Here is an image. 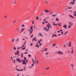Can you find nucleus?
Here are the masks:
<instances>
[{
    "label": "nucleus",
    "mask_w": 76,
    "mask_h": 76,
    "mask_svg": "<svg viewBox=\"0 0 76 76\" xmlns=\"http://www.w3.org/2000/svg\"><path fill=\"white\" fill-rule=\"evenodd\" d=\"M50 23H48V25H47L46 26L47 27H48V28H47V27H45L44 28V29H45V30L46 31V32H48V31H49V29H50V26H49L50 25H49Z\"/></svg>",
    "instance_id": "f257e3e1"
},
{
    "label": "nucleus",
    "mask_w": 76,
    "mask_h": 76,
    "mask_svg": "<svg viewBox=\"0 0 76 76\" xmlns=\"http://www.w3.org/2000/svg\"><path fill=\"white\" fill-rule=\"evenodd\" d=\"M30 29L31 30L30 32V34H31L32 33V32H33V26H31L30 28Z\"/></svg>",
    "instance_id": "f03ea898"
},
{
    "label": "nucleus",
    "mask_w": 76,
    "mask_h": 76,
    "mask_svg": "<svg viewBox=\"0 0 76 76\" xmlns=\"http://www.w3.org/2000/svg\"><path fill=\"white\" fill-rule=\"evenodd\" d=\"M32 60L33 61V64L31 65V66H34V64H35V63H36V59L35 60V61H34V59H32Z\"/></svg>",
    "instance_id": "7ed1b4c3"
},
{
    "label": "nucleus",
    "mask_w": 76,
    "mask_h": 76,
    "mask_svg": "<svg viewBox=\"0 0 76 76\" xmlns=\"http://www.w3.org/2000/svg\"><path fill=\"white\" fill-rule=\"evenodd\" d=\"M16 61H17L18 62H19L20 63H21V61H22L20 60V59L18 58H17Z\"/></svg>",
    "instance_id": "20e7f679"
},
{
    "label": "nucleus",
    "mask_w": 76,
    "mask_h": 76,
    "mask_svg": "<svg viewBox=\"0 0 76 76\" xmlns=\"http://www.w3.org/2000/svg\"><path fill=\"white\" fill-rule=\"evenodd\" d=\"M57 54H60V55H61V54L63 55V53L62 52L60 51H58L57 52Z\"/></svg>",
    "instance_id": "39448f33"
},
{
    "label": "nucleus",
    "mask_w": 76,
    "mask_h": 76,
    "mask_svg": "<svg viewBox=\"0 0 76 76\" xmlns=\"http://www.w3.org/2000/svg\"><path fill=\"white\" fill-rule=\"evenodd\" d=\"M23 64H25V65H26V62H25V61L23 60V63H22Z\"/></svg>",
    "instance_id": "423d86ee"
},
{
    "label": "nucleus",
    "mask_w": 76,
    "mask_h": 76,
    "mask_svg": "<svg viewBox=\"0 0 76 76\" xmlns=\"http://www.w3.org/2000/svg\"><path fill=\"white\" fill-rule=\"evenodd\" d=\"M71 45H72V42H69V45H68L69 47H71Z\"/></svg>",
    "instance_id": "0eeeda50"
},
{
    "label": "nucleus",
    "mask_w": 76,
    "mask_h": 76,
    "mask_svg": "<svg viewBox=\"0 0 76 76\" xmlns=\"http://www.w3.org/2000/svg\"><path fill=\"white\" fill-rule=\"evenodd\" d=\"M67 25L65 24L64 25V26H63V27H64L65 29H67Z\"/></svg>",
    "instance_id": "6e6552de"
},
{
    "label": "nucleus",
    "mask_w": 76,
    "mask_h": 76,
    "mask_svg": "<svg viewBox=\"0 0 76 76\" xmlns=\"http://www.w3.org/2000/svg\"><path fill=\"white\" fill-rule=\"evenodd\" d=\"M44 12L45 13H48V12H50V11L48 10H45Z\"/></svg>",
    "instance_id": "1a4fd4ad"
},
{
    "label": "nucleus",
    "mask_w": 76,
    "mask_h": 76,
    "mask_svg": "<svg viewBox=\"0 0 76 76\" xmlns=\"http://www.w3.org/2000/svg\"><path fill=\"white\" fill-rule=\"evenodd\" d=\"M38 35H39V37H40V36H42V37H43V36L41 34V33H39L38 34Z\"/></svg>",
    "instance_id": "9d476101"
},
{
    "label": "nucleus",
    "mask_w": 76,
    "mask_h": 76,
    "mask_svg": "<svg viewBox=\"0 0 76 76\" xmlns=\"http://www.w3.org/2000/svg\"><path fill=\"white\" fill-rule=\"evenodd\" d=\"M16 31H17L19 32V27H18L16 29Z\"/></svg>",
    "instance_id": "9b49d317"
},
{
    "label": "nucleus",
    "mask_w": 76,
    "mask_h": 76,
    "mask_svg": "<svg viewBox=\"0 0 76 76\" xmlns=\"http://www.w3.org/2000/svg\"><path fill=\"white\" fill-rule=\"evenodd\" d=\"M69 4H71L72 5H73V4H75V2H71L69 3Z\"/></svg>",
    "instance_id": "f8f14e48"
},
{
    "label": "nucleus",
    "mask_w": 76,
    "mask_h": 76,
    "mask_svg": "<svg viewBox=\"0 0 76 76\" xmlns=\"http://www.w3.org/2000/svg\"><path fill=\"white\" fill-rule=\"evenodd\" d=\"M57 45V44L56 43H54L53 44L52 46V47H54V46H55V45Z\"/></svg>",
    "instance_id": "ddd939ff"
},
{
    "label": "nucleus",
    "mask_w": 76,
    "mask_h": 76,
    "mask_svg": "<svg viewBox=\"0 0 76 76\" xmlns=\"http://www.w3.org/2000/svg\"><path fill=\"white\" fill-rule=\"evenodd\" d=\"M69 32V31H66V32H65L64 34V35H66V34H67V33H68Z\"/></svg>",
    "instance_id": "4468645a"
},
{
    "label": "nucleus",
    "mask_w": 76,
    "mask_h": 76,
    "mask_svg": "<svg viewBox=\"0 0 76 76\" xmlns=\"http://www.w3.org/2000/svg\"><path fill=\"white\" fill-rule=\"evenodd\" d=\"M74 51V50H73L71 51V54H73V53Z\"/></svg>",
    "instance_id": "2eb2a0df"
},
{
    "label": "nucleus",
    "mask_w": 76,
    "mask_h": 76,
    "mask_svg": "<svg viewBox=\"0 0 76 76\" xmlns=\"http://www.w3.org/2000/svg\"><path fill=\"white\" fill-rule=\"evenodd\" d=\"M69 16H70V17H71V18H73L74 19H75V17H73L72 15H69Z\"/></svg>",
    "instance_id": "dca6fc26"
},
{
    "label": "nucleus",
    "mask_w": 76,
    "mask_h": 76,
    "mask_svg": "<svg viewBox=\"0 0 76 76\" xmlns=\"http://www.w3.org/2000/svg\"><path fill=\"white\" fill-rule=\"evenodd\" d=\"M35 47H37V48H39V45H35Z\"/></svg>",
    "instance_id": "f3484780"
},
{
    "label": "nucleus",
    "mask_w": 76,
    "mask_h": 76,
    "mask_svg": "<svg viewBox=\"0 0 76 76\" xmlns=\"http://www.w3.org/2000/svg\"><path fill=\"white\" fill-rule=\"evenodd\" d=\"M36 18L37 20H38L39 19V17H36Z\"/></svg>",
    "instance_id": "a211bd4d"
},
{
    "label": "nucleus",
    "mask_w": 76,
    "mask_h": 76,
    "mask_svg": "<svg viewBox=\"0 0 76 76\" xmlns=\"http://www.w3.org/2000/svg\"><path fill=\"white\" fill-rule=\"evenodd\" d=\"M69 25H73V23L71 22L70 23V22L69 23Z\"/></svg>",
    "instance_id": "6ab92c4d"
},
{
    "label": "nucleus",
    "mask_w": 76,
    "mask_h": 76,
    "mask_svg": "<svg viewBox=\"0 0 76 76\" xmlns=\"http://www.w3.org/2000/svg\"><path fill=\"white\" fill-rule=\"evenodd\" d=\"M53 35H54V36H55V37H57V36L56 35L54 34H53Z\"/></svg>",
    "instance_id": "aec40b11"
},
{
    "label": "nucleus",
    "mask_w": 76,
    "mask_h": 76,
    "mask_svg": "<svg viewBox=\"0 0 76 76\" xmlns=\"http://www.w3.org/2000/svg\"><path fill=\"white\" fill-rule=\"evenodd\" d=\"M56 21H58V18H56Z\"/></svg>",
    "instance_id": "412c9836"
},
{
    "label": "nucleus",
    "mask_w": 76,
    "mask_h": 76,
    "mask_svg": "<svg viewBox=\"0 0 76 76\" xmlns=\"http://www.w3.org/2000/svg\"><path fill=\"white\" fill-rule=\"evenodd\" d=\"M35 39H36V38L34 37L33 39L32 40H33V41H35Z\"/></svg>",
    "instance_id": "4be33fe9"
},
{
    "label": "nucleus",
    "mask_w": 76,
    "mask_h": 76,
    "mask_svg": "<svg viewBox=\"0 0 76 76\" xmlns=\"http://www.w3.org/2000/svg\"><path fill=\"white\" fill-rule=\"evenodd\" d=\"M24 61H26V57H24Z\"/></svg>",
    "instance_id": "5701e85b"
},
{
    "label": "nucleus",
    "mask_w": 76,
    "mask_h": 76,
    "mask_svg": "<svg viewBox=\"0 0 76 76\" xmlns=\"http://www.w3.org/2000/svg\"><path fill=\"white\" fill-rule=\"evenodd\" d=\"M50 69V67H48L46 68H45V70H48V69Z\"/></svg>",
    "instance_id": "b1692460"
},
{
    "label": "nucleus",
    "mask_w": 76,
    "mask_h": 76,
    "mask_svg": "<svg viewBox=\"0 0 76 76\" xmlns=\"http://www.w3.org/2000/svg\"><path fill=\"white\" fill-rule=\"evenodd\" d=\"M14 41H15V39H13L12 40V42H14Z\"/></svg>",
    "instance_id": "393cba45"
},
{
    "label": "nucleus",
    "mask_w": 76,
    "mask_h": 76,
    "mask_svg": "<svg viewBox=\"0 0 76 76\" xmlns=\"http://www.w3.org/2000/svg\"><path fill=\"white\" fill-rule=\"evenodd\" d=\"M45 55H48V54H49V53L48 52L46 53H45Z\"/></svg>",
    "instance_id": "a878e982"
},
{
    "label": "nucleus",
    "mask_w": 76,
    "mask_h": 76,
    "mask_svg": "<svg viewBox=\"0 0 76 76\" xmlns=\"http://www.w3.org/2000/svg\"><path fill=\"white\" fill-rule=\"evenodd\" d=\"M26 49V48L25 47L24 48H23L22 49V50H25Z\"/></svg>",
    "instance_id": "bb28decb"
},
{
    "label": "nucleus",
    "mask_w": 76,
    "mask_h": 76,
    "mask_svg": "<svg viewBox=\"0 0 76 76\" xmlns=\"http://www.w3.org/2000/svg\"><path fill=\"white\" fill-rule=\"evenodd\" d=\"M17 54H19V50H17Z\"/></svg>",
    "instance_id": "cd10ccee"
},
{
    "label": "nucleus",
    "mask_w": 76,
    "mask_h": 76,
    "mask_svg": "<svg viewBox=\"0 0 76 76\" xmlns=\"http://www.w3.org/2000/svg\"><path fill=\"white\" fill-rule=\"evenodd\" d=\"M71 66L72 67V68H73V65L72 64H71Z\"/></svg>",
    "instance_id": "c85d7f7f"
},
{
    "label": "nucleus",
    "mask_w": 76,
    "mask_h": 76,
    "mask_svg": "<svg viewBox=\"0 0 76 76\" xmlns=\"http://www.w3.org/2000/svg\"><path fill=\"white\" fill-rule=\"evenodd\" d=\"M28 56L29 57H31V55L30 54H29V55H28Z\"/></svg>",
    "instance_id": "c756f323"
},
{
    "label": "nucleus",
    "mask_w": 76,
    "mask_h": 76,
    "mask_svg": "<svg viewBox=\"0 0 76 76\" xmlns=\"http://www.w3.org/2000/svg\"><path fill=\"white\" fill-rule=\"evenodd\" d=\"M25 26V25L24 24H22L21 26L22 27H24Z\"/></svg>",
    "instance_id": "7c9ffc66"
},
{
    "label": "nucleus",
    "mask_w": 76,
    "mask_h": 76,
    "mask_svg": "<svg viewBox=\"0 0 76 76\" xmlns=\"http://www.w3.org/2000/svg\"><path fill=\"white\" fill-rule=\"evenodd\" d=\"M13 49L15 50H16V48H15V47H13Z\"/></svg>",
    "instance_id": "2f4dec72"
},
{
    "label": "nucleus",
    "mask_w": 76,
    "mask_h": 76,
    "mask_svg": "<svg viewBox=\"0 0 76 76\" xmlns=\"http://www.w3.org/2000/svg\"><path fill=\"white\" fill-rule=\"evenodd\" d=\"M47 50V48H46L45 50H44V51H46Z\"/></svg>",
    "instance_id": "473e14b6"
},
{
    "label": "nucleus",
    "mask_w": 76,
    "mask_h": 76,
    "mask_svg": "<svg viewBox=\"0 0 76 76\" xmlns=\"http://www.w3.org/2000/svg\"><path fill=\"white\" fill-rule=\"evenodd\" d=\"M11 58L12 60L13 61H15V60H13V57H12H12H11Z\"/></svg>",
    "instance_id": "72a5a7b5"
},
{
    "label": "nucleus",
    "mask_w": 76,
    "mask_h": 76,
    "mask_svg": "<svg viewBox=\"0 0 76 76\" xmlns=\"http://www.w3.org/2000/svg\"><path fill=\"white\" fill-rule=\"evenodd\" d=\"M25 28H24L23 29H21V31H24L25 30Z\"/></svg>",
    "instance_id": "f704fd0d"
},
{
    "label": "nucleus",
    "mask_w": 76,
    "mask_h": 76,
    "mask_svg": "<svg viewBox=\"0 0 76 76\" xmlns=\"http://www.w3.org/2000/svg\"><path fill=\"white\" fill-rule=\"evenodd\" d=\"M52 16H53V17H54L55 16H56V15H52Z\"/></svg>",
    "instance_id": "c9c22d12"
},
{
    "label": "nucleus",
    "mask_w": 76,
    "mask_h": 76,
    "mask_svg": "<svg viewBox=\"0 0 76 76\" xmlns=\"http://www.w3.org/2000/svg\"><path fill=\"white\" fill-rule=\"evenodd\" d=\"M49 26V27H50V28H52V26H51V25L50 24Z\"/></svg>",
    "instance_id": "e433bc0d"
},
{
    "label": "nucleus",
    "mask_w": 76,
    "mask_h": 76,
    "mask_svg": "<svg viewBox=\"0 0 76 76\" xmlns=\"http://www.w3.org/2000/svg\"><path fill=\"white\" fill-rule=\"evenodd\" d=\"M21 57H23V53H22V55H21Z\"/></svg>",
    "instance_id": "4c0bfd02"
},
{
    "label": "nucleus",
    "mask_w": 76,
    "mask_h": 76,
    "mask_svg": "<svg viewBox=\"0 0 76 76\" xmlns=\"http://www.w3.org/2000/svg\"><path fill=\"white\" fill-rule=\"evenodd\" d=\"M71 28V26L70 25H69L68 26V28Z\"/></svg>",
    "instance_id": "58836bf2"
},
{
    "label": "nucleus",
    "mask_w": 76,
    "mask_h": 76,
    "mask_svg": "<svg viewBox=\"0 0 76 76\" xmlns=\"http://www.w3.org/2000/svg\"><path fill=\"white\" fill-rule=\"evenodd\" d=\"M25 68H26V66H24V70H25Z\"/></svg>",
    "instance_id": "ea45409f"
},
{
    "label": "nucleus",
    "mask_w": 76,
    "mask_h": 76,
    "mask_svg": "<svg viewBox=\"0 0 76 76\" xmlns=\"http://www.w3.org/2000/svg\"><path fill=\"white\" fill-rule=\"evenodd\" d=\"M38 42L39 44H40V43H41V42H40V41H39V40L38 41Z\"/></svg>",
    "instance_id": "a19ab883"
},
{
    "label": "nucleus",
    "mask_w": 76,
    "mask_h": 76,
    "mask_svg": "<svg viewBox=\"0 0 76 76\" xmlns=\"http://www.w3.org/2000/svg\"><path fill=\"white\" fill-rule=\"evenodd\" d=\"M23 54H27V52H26L25 53H24Z\"/></svg>",
    "instance_id": "79ce46f5"
},
{
    "label": "nucleus",
    "mask_w": 76,
    "mask_h": 76,
    "mask_svg": "<svg viewBox=\"0 0 76 76\" xmlns=\"http://www.w3.org/2000/svg\"><path fill=\"white\" fill-rule=\"evenodd\" d=\"M24 45H23L21 47V48H23V47H24Z\"/></svg>",
    "instance_id": "37998d69"
},
{
    "label": "nucleus",
    "mask_w": 76,
    "mask_h": 76,
    "mask_svg": "<svg viewBox=\"0 0 76 76\" xmlns=\"http://www.w3.org/2000/svg\"><path fill=\"white\" fill-rule=\"evenodd\" d=\"M68 9H72V7H69L68 8Z\"/></svg>",
    "instance_id": "c03bdc74"
},
{
    "label": "nucleus",
    "mask_w": 76,
    "mask_h": 76,
    "mask_svg": "<svg viewBox=\"0 0 76 76\" xmlns=\"http://www.w3.org/2000/svg\"><path fill=\"white\" fill-rule=\"evenodd\" d=\"M28 60H26V63H28Z\"/></svg>",
    "instance_id": "a18cd8bd"
},
{
    "label": "nucleus",
    "mask_w": 76,
    "mask_h": 76,
    "mask_svg": "<svg viewBox=\"0 0 76 76\" xmlns=\"http://www.w3.org/2000/svg\"><path fill=\"white\" fill-rule=\"evenodd\" d=\"M73 13L74 14H76V11H74V12H73Z\"/></svg>",
    "instance_id": "49530a36"
},
{
    "label": "nucleus",
    "mask_w": 76,
    "mask_h": 76,
    "mask_svg": "<svg viewBox=\"0 0 76 76\" xmlns=\"http://www.w3.org/2000/svg\"><path fill=\"white\" fill-rule=\"evenodd\" d=\"M33 36H34V35L33 34H32L31 36V37L32 38V37H33Z\"/></svg>",
    "instance_id": "de8ad7c7"
},
{
    "label": "nucleus",
    "mask_w": 76,
    "mask_h": 76,
    "mask_svg": "<svg viewBox=\"0 0 76 76\" xmlns=\"http://www.w3.org/2000/svg\"><path fill=\"white\" fill-rule=\"evenodd\" d=\"M16 70H17V71H20V70H19V69H16Z\"/></svg>",
    "instance_id": "09e8293b"
},
{
    "label": "nucleus",
    "mask_w": 76,
    "mask_h": 76,
    "mask_svg": "<svg viewBox=\"0 0 76 76\" xmlns=\"http://www.w3.org/2000/svg\"><path fill=\"white\" fill-rule=\"evenodd\" d=\"M18 50H19V48H21V47H18L17 48Z\"/></svg>",
    "instance_id": "8fccbe9b"
},
{
    "label": "nucleus",
    "mask_w": 76,
    "mask_h": 76,
    "mask_svg": "<svg viewBox=\"0 0 76 76\" xmlns=\"http://www.w3.org/2000/svg\"><path fill=\"white\" fill-rule=\"evenodd\" d=\"M58 25H59V26H61V25H60V23H58Z\"/></svg>",
    "instance_id": "3c124183"
},
{
    "label": "nucleus",
    "mask_w": 76,
    "mask_h": 76,
    "mask_svg": "<svg viewBox=\"0 0 76 76\" xmlns=\"http://www.w3.org/2000/svg\"><path fill=\"white\" fill-rule=\"evenodd\" d=\"M17 21V20H16L15 21L12 22V23H15V22H16Z\"/></svg>",
    "instance_id": "603ef678"
},
{
    "label": "nucleus",
    "mask_w": 76,
    "mask_h": 76,
    "mask_svg": "<svg viewBox=\"0 0 76 76\" xmlns=\"http://www.w3.org/2000/svg\"><path fill=\"white\" fill-rule=\"evenodd\" d=\"M66 45H64V47H66Z\"/></svg>",
    "instance_id": "864d4df0"
},
{
    "label": "nucleus",
    "mask_w": 76,
    "mask_h": 76,
    "mask_svg": "<svg viewBox=\"0 0 76 76\" xmlns=\"http://www.w3.org/2000/svg\"><path fill=\"white\" fill-rule=\"evenodd\" d=\"M75 1H76V0H74L72 1V2H75Z\"/></svg>",
    "instance_id": "5fc2aeb1"
},
{
    "label": "nucleus",
    "mask_w": 76,
    "mask_h": 76,
    "mask_svg": "<svg viewBox=\"0 0 76 76\" xmlns=\"http://www.w3.org/2000/svg\"><path fill=\"white\" fill-rule=\"evenodd\" d=\"M37 64H38V61L37 60Z\"/></svg>",
    "instance_id": "6e6d98bb"
},
{
    "label": "nucleus",
    "mask_w": 76,
    "mask_h": 76,
    "mask_svg": "<svg viewBox=\"0 0 76 76\" xmlns=\"http://www.w3.org/2000/svg\"><path fill=\"white\" fill-rule=\"evenodd\" d=\"M34 28H36V26H35V25H34Z\"/></svg>",
    "instance_id": "4d7b16f0"
},
{
    "label": "nucleus",
    "mask_w": 76,
    "mask_h": 76,
    "mask_svg": "<svg viewBox=\"0 0 76 76\" xmlns=\"http://www.w3.org/2000/svg\"><path fill=\"white\" fill-rule=\"evenodd\" d=\"M23 69H21V70H20V71H23Z\"/></svg>",
    "instance_id": "13d9d810"
},
{
    "label": "nucleus",
    "mask_w": 76,
    "mask_h": 76,
    "mask_svg": "<svg viewBox=\"0 0 76 76\" xmlns=\"http://www.w3.org/2000/svg\"><path fill=\"white\" fill-rule=\"evenodd\" d=\"M62 31H63V30H62V29L60 30V32H62Z\"/></svg>",
    "instance_id": "bf43d9fd"
},
{
    "label": "nucleus",
    "mask_w": 76,
    "mask_h": 76,
    "mask_svg": "<svg viewBox=\"0 0 76 76\" xmlns=\"http://www.w3.org/2000/svg\"><path fill=\"white\" fill-rule=\"evenodd\" d=\"M26 41L25 42V43L23 44V45H25V44H26Z\"/></svg>",
    "instance_id": "052dcab7"
},
{
    "label": "nucleus",
    "mask_w": 76,
    "mask_h": 76,
    "mask_svg": "<svg viewBox=\"0 0 76 76\" xmlns=\"http://www.w3.org/2000/svg\"><path fill=\"white\" fill-rule=\"evenodd\" d=\"M32 24H34V21H32Z\"/></svg>",
    "instance_id": "680f3d73"
},
{
    "label": "nucleus",
    "mask_w": 76,
    "mask_h": 76,
    "mask_svg": "<svg viewBox=\"0 0 76 76\" xmlns=\"http://www.w3.org/2000/svg\"><path fill=\"white\" fill-rule=\"evenodd\" d=\"M41 45H42V43H40V44H39V45H40V46H41Z\"/></svg>",
    "instance_id": "e2e57ef3"
},
{
    "label": "nucleus",
    "mask_w": 76,
    "mask_h": 76,
    "mask_svg": "<svg viewBox=\"0 0 76 76\" xmlns=\"http://www.w3.org/2000/svg\"><path fill=\"white\" fill-rule=\"evenodd\" d=\"M45 23V22H43V23H42V24H43V25H44Z\"/></svg>",
    "instance_id": "0e129e2a"
},
{
    "label": "nucleus",
    "mask_w": 76,
    "mask_h": 76,
    "mask_svg": "<svg viewBox=\"0 0 76 76\" xmlns=\"http://www.w3.org/2000/svg\"><path fill=\"white\" fill-rule=\"evenodd\" d=\"M32 45V43H31L30 46Z\"/></svg>",
    "instance_id": "69168bd1"
},
{
    "label": "nucleus",
    "mask_w": 76,
    "mask_h": 76,
    "mask_svg": "<svg viewBox=\"0 0 76 76\" xmlns=\"http://www.w3.org/2000/svg\"><path fill=\"white\" fill-rule=\"evenodd\" d=\"M43 15V13H42L41 14L40 16H42V15Z\"/></svg>",
    "instance_id": "338daca9"
},
{
    "label": "nucleus",
    "mask_w": 76,
    "mask_h": 76,
    "mask_svg": "<svg viewBox=\"0 0 76 76\" xmlns=\"http://www.w3.org/2000/svg\"><path fill=\"white\" fill-rule=\"evenodd\" d=\"M45 22V23H48V21H46Z\"/></svg>",
    "instance_id": "774afa93"
}]
</instances>
